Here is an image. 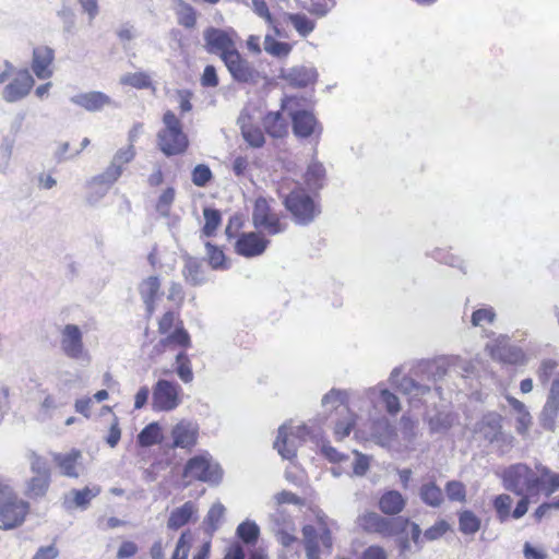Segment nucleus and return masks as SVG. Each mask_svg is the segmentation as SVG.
I'll use <instances>...</instances> for the list:
<instances>
[{
	"label": "nucleus",
	"instance_id": "obj_1",
	"mask_svg": "<svg viewBox=\"0 0 559 559\" xmlns=\"http://www.w3.org/2000/svg\"><path fill=\"white\" fill-rule=\"evenodd\" d=\"M276 193L284 207L299 225H309L321 213L320 204L298 181L289 177L281 178L276 183Z\"/></svg>",
	"mask_w": 559,
	"mask_h": 559
},
{
	"label": "nucleus",
	"instance_id": "obj_2",
	"mask_svg": "<svg viewBox=\"0 0 559 559\" xmlns=\"http://www.w3.org/2000/svg\"><path fill=\"white\" fill-rule=\"evenodd\" d=\"M163 127L156 134L158 150L167 157L180 156L188 152L190 140L181 120L173 110H166L162 117Z\"/></svg>",
	"mask_w": 559,
	"mask_h": 559
},
{
	"label": "nucleus",
	"instance_id": "obj_3",
	"mask_svg": "<svg viewBox=\"0 0 559 559\" xmlns=\"http://www.w3.org/2000/svg\"><path fill=\"white\" fill-rule=\"evenodd\" d=\"M274 203L273 198L261 195L254 200L252 206L253 226L269 236L282 234L288 227L285 216L275 210Z\"/></svg>",
	"mask_w": 559,
	"mask_h": 559
},
{
	"label": "nucleus",
	"instance_id": "obj_4",
	"mask_svg": "<svg viewBox=\"0 0 559 559\" xmlns=\"http://www.w3.org/2000/svg\"><path fill=\"white\" fill-rule=\"evenodd\" d=\"M501 479L504 489L516 496H523L524 492L531 495L538 492L543 484V479L524 463L512 464L504 468Z\"/></svg>",
	"mask_w": 559,
	"mask_h": 559
},
{
	"label": "nucleus",
	"instance_id": "obj_5",
	"mask_svg": "<svg viewBox=\"0 0 559 559\" xmlns=\"http://www.w3.org/2000/svg\"><path fill=\"white\" fill-rule=\"evenodd\" d=\"M157 331L163 336L160 344L164 347L187 349L191 346L190 335L179 311H165L158 319Z\"/></svg>",
	"mask_w": 559,
	"mask_h": 559
},
{
	"label": "nucleus",
	"instance_id": "obj_6",
	"mask_svg": "<svg viewBox=\"0 0 559 559\" xmlns=\"http://www.w3.org/2000/svg\"><path fill=\"white\" fill-rule=\"evenodd\" d=\"M357 525L368 534H378L382 537H394L407 530L409 519L384 518L377 512L368 511L358 515Z\"/></svg>",
	"mask_w": 559,
	"mask_h": 559
},
{
	"label": "nucleus",
	"instance_id": "obj_7",
	"mask_svg": "<svg viewBox=\"0 0 559 559\" xmlns=\"http://www.w3.org/2000/svg\"><path fill=\"white\" fill-rule=\"evenodd\" d=\"M183 475L211 485H218L223 478V469L209 452H203L188 460Z\"/></svg>",
	"mask_w": 559,
	"mask_h": 559
},
{
	"label": "nucleus",
	"instance_id": "obj_8",
	"mask_svg": "<svg viewBox=\"0 0 559 559\" xmlns=\"http://www.w3.org/2000/svg\"><path fill=\"white\" fill-rule=\"evenodd\" d=\"M204 48L209 53L217 55L222 61L234 53L237 48L238 34L235 29L207 27L203 32Z\"/></svg>",
	"mask_w": 559,
	"mask_h": 559
},
{
	"label": "nucleus",
	"instance_id": "obj_9",
	"mask_svg": "<svg viewBox=\"0 0 559 559\" xmlns=\"http://www.w3.org/2000/svg\"><path fill=\"white\" fill-rule=\"evenodd\" d=\"M308 435L309 430L305 425L292 426L284 424L278 428L274 449L284 460L292 461L296 457L298 448Z\"/></svg>",
	"mask_w": 559,
	"mask_h": 559
},
{
	"label": "nucleus",
	"instance_id": "obj_10",
	"mask_svg": "<svg viewBox=\"0 0 559 559\" xmlns=\"http://www.w3.org/2000/svg\"><path fill=\"white\" fill-rule=\"evenodd\" d=\"M402 369L395 367L389 377L391 385L396 386L403 394L409 397V402L416 406V403H427L425 399L427 395L432 394V390L427 384H421L409 377H400Z\"/></svg>",
	"mask_w": 559,
	"mask_h": 559
},
{
	"label": "nucleus",
	"instance_id": "obj_11",
	"mask_svg": "<svg viewBox=\"0 0 559 559\" xmlns=\"http://www.w3.org/2000/svg\"><path fill=\"white\" fill-rule=\"evenodd\" d=\"M135 154L133 145L119 148L112 156L108 167L102 174L95 176L93 181L97 185L115 183L122 175L124 167L134 159Z\"/></svg>",
	"mask_w": 559,
	"mask_h": 559
},
{
	"label": "nucleus",
	"instance_id": "obj_12",
	"mask_svg": "<svg viewBox=\"0 0 559 559\" xmlns=\"http://www.w3.org/2000/svg\"><path fill=\"white\" fill-rule=\"evenodd\" d=\"M180 385L159 379L153 388L152 407L157 412H169L180 404Z\"/></svg>",
	"mask_w": 559,
	"mask_h": 559
},
{
	"label": "nucleus",
	"instance_id": "obj_13",
	"mask_svg": "<svg viewBox=\"0 0 559 559\" xmlns=\"http://www.w3.org/2000/svg\"><path fill=\"white\" fill-rule=\"evenodd\" d=\"M293 123V132L297 138L309 139L314 138L317 141L322 133V126L309 110H296L290 115Z\"/></svg>",
	"mask_w": 559,
	"mask_h": 559
},
{
	"label": "nucleus",
	"instance_id": "obj_14",
	"mask_svg": "<svg viewBox=\"0 0 559 559\" xmlns=\"http://www.w3.org/2000/svg\"><path fill=\"white\" fill-rule=\"evenodd\" d=\"M231 78L239 83H255L259 76L255 68L236 50L224 61Z\"/></svg>",
	"mask_w": 559,
	"mask_h": 559
},
{
	"label": "nucleus",
	"instance_id": "obj_15",
	"mask_svg": "<svg viewBox=\"0 0 559 559\" xmlns=\"http://www.w3.org/2000/svg\"><path fill=\"white\" fill-rule=\"evenodd\" d=\"M270 240L261 233H242L236 240L235 251L242 257L253 258L262 254L267 248Z\"/></svg>",
	"mask_w": 559,
	"mask_h": 559
},
{
	"label": "nucleus",
	"instance_id": "obj_16",
	"mask_svg": "<svg viewBox=\"0 0 559 559\" xmlns=\"http://www.w3.org/2000/svg\"><path fill=\"white\" fill-rule=\"evenodd\" d=\"M98 485L86 486L83 489H71L62 497V507L66 511L86 510L91 501L100 493Z\"/></svg>",
	"mask_w": 559,
	"mask_h": 559
},
{
	"label": "nucleus",
	"instance_id": "obj_17",
	"mask_svg": "<svg viewBox=\"0 0 559 559\" xmlns=\"http://www.w3.org/2000/svg\"><path fill=\"white\" fill-rule=\"evenodd\" d=\"M199 427L197 424L181 420L171 428L173 442L167 444L169 449L191 450L198 441Z\"/></svg>",
	"mask_w": 559,
	"mask_h": 559
},
{
	"label": "nucleus",
	"instance_id": "obj_18",
	"mask_svg": "<svg viewBox=\"0 0 559 559\" xmlns=\"http://www.w3.org/2000/svg\"><path fill=\"white\" fill-rule=\"evenodd\" d=\"M55 51L48 46H37L33 49L32 70L39 80L49 79L53 73Z\"/></svg>",
	"mask_w": 559,
	"mask_h": 559
},
{
	"label": "nucleus",
	"instance_id": "obj_19",
	"mask_svg": "<svg viewBox=\"0 0 559 559\" xmlns=\"http://www.w3.org/2000/svg\"><path fill=\"white\" fill-rule=\"evenodd\" d=\"M162 282L157 275H151L139 284V294L145 306L146 317L151 318L156 310V302L160 296Z\"/></svg>",
	"mask_w": 559,
	"mask_h": 559
},
{
	"label": "nucleus",
	"instance_id": "obj_20",
	"mask_svg": "<svg viewBox=\"0 0 559 559\" xmlns=\"http://www.w3.org/2000/svg\"><path fill=\"white\" fill-rule=\"evenodd\" d=\"M34 86V79L28 70H21L16 73L13 81L4 88V99L16 102L25 97Z\"/></svg>",
	"mask_w": 559,
	"mask_h": 559
},
{
	"label": "nucleus",
	"instance_id": "obj_21",
	"mask_svg": "<svg viewBox=\"0 0 559 559\" xmlns=\"http://www.w3.org/2000/svg\"><path fill=\"white\" fill-rule=\"evenodd\" d=\"M198 506L194 501H186L182 506L170 511L167 520V528L169 531H178L185 525L198 519Z\"/></svg>",
	"mask_w": 559,
	"mask_h": 559
},
{
	"label": "nucleus",
	"instance_id": "obj_22",
	"mask_svg": "<svg viewBox=\"0 0 559 559\" xmlns=\"http://www.w3.org/2000/svg\"><path fill=\"white\" fill-rule=\"evenodd\" d=\"M71 100L87 111H98L111 104L110 97L98 91L78 94Z\"/></svg>",
	"mask_w": 559,
	"mask_h": 559
},
{
	"label": "nucleus",
	"instance_id": "obj_23",
	"mask_svg": "<svg viewBox=\"0 0 559 559\" xmlns=\"http://www.w3.org/2000/svg\"><path fill=\"white\" fill-rule=\"evenodd\" d=\"M368 395L370 399L378 395L379 404L385 409V412L395 416L401 411V402L396 394L392 393L389 389H386L383 384H378L377 386L370 388L368 390Z\"/></svg>",
	"mask_w": 559,
	"mask_h": 559
},
{
	"label": "nucleus",
	"instance_id": "obj_24",
	"mask_svg": "<svg viewBox=\"0 0 559 559\" xmlns=\"http://www.w3.org/2000/svg\"><path fill=\"white\" fill-rule=\"evenodd\" d=\"M82 454L79 450H72L69 453L53 454V461L57 463L61 474L67 477L78 478L80 476V460Z\"/></svg>",
	"mask_w": 559,
	"mask_h": 559
},
{
	"label": "nucleus",
	"instance_id": "obj_25",
	"mask_svg": "<svg viewBox=\"0 0 559 559\" xmlns=\"http://www.w3.org/2000/svg\"><path fill=\"white\" fill-rule=\"evenodd\" d=\"M262 124L271 138L283 139L288 134V123L280 111L267 112L262 119Z\"/></svg>",
	"mask_w": 559,
	"mask_h": 559
},
{
	"label": "nucleus",
	"instance_id": "obj_26",
	"mask_svg": "<svg viewBox=\"0 0 559 559\" xmlns=\"http://www.w3.org/2000/svg\"><path fill=\"white\" fill-rule=\"evenodd\" d=\"M371 436L381 447H389L396 437L395 427L389 419L378 418L371 425Z\"/></svg>",
	"mask_w": 559,
	"mask_h": 559
},
{
	"label": "nucleus",
	"instance_id": "obj_27",
	"mask_svg": "<svg viewBox=\"0 0 559 559\" xmlns=\"http://www.w3.org/2000/svg\"><path fill=\"white\" fill-rule=\"evenodd\" d=\"M406 506V499L397 490H388L379 499V509L386 515H397Z\"/></svg>",
	"mask_w": 559,
	"mask_h": 559
},
{
	"label": "nucleus",
	"instance_id": "obj_28",
	"mask_svg": "<svg viewBox=\"0 0 559 559\" xmlns=\"http://www.w3.org/2000/svg\"><path fill=\"white\" fill-rule=\"evenodd\" d=\"M478 430L490 443H495L498 436L502 432V417L497 413L486 414L479 423Z\"/></svg>",
	"mask_w": 559,
	"mask_h": 559
},
{
	"label": "nucleus",
	"instance_id": "obj_29",
	"mask_svg": "<svg viewBox=\"0 0 559 559\" xmlns=\"http://www.w3.org/2000/svg\"><path fill=\"white\" fill-rule=\"evenodd\" d=\"M418 493L423 503L431 508H439L444 501L443 491L435 480L424 483Z\"/></svg>",
	"mask_w": 559,
	"mask_h": 559
},
{
	"label": "nucleus",
	"instance_id": "obj_30",
	"mask_svg": "<svg viewBox=\"0 0 559 559\" xmlns=\"http://www.w3.org/2000/svg\"><path fill=\"white\" fill-rule=\"evenodd\" d=\"M163 439L162 427L156 421L146 425L136 437L139 445L143 448L160 444Z\"/></svg>",
	"mask_w": 559,
	"mask_h": 559
},
{
	"label": "nucleus",
	"instance_id": "obj_31",
	"mask_svg": "<svg viewBox=\"0 0 559 559\" xmlns=\"http://www.w3.org/2000/svg\"><path fill=\"white\" fill-rule=\"evenodd\" d=\"M185 281L192 286H200L205 283L202 263L194 258H188L182 270Z\"/></svg>",
	"mask_w": 559,
	"mask_h": 559
},
{
	"label": "nucleus",
	"instance_id": "obj_32",
	"mask_svg": "<svg viewBox=\"0 0 559 559\" xmlns=\"http://www.w3.org/2000/svg\"><path fill=\"white\" fill-rule=\"evenodd\" d=\"M325 179V169L320 163H311L305 175L304 180L306 186L311 191H318L323 187Z\"/></svg>",
	"mask_w": 559,
	"mask_h": 559
},
{
	"label": "nucleus",
	"instance_id": "obj_33",
	"mask_svg": "<svg viewBox=\"0 0 559 559\" xmlns=\"http://www.w3.org/2000/svg\"><path fill=\"white\" fill-rule=\"evenodd\" d=\"M558 415L559 400L547 399L539 416L540 426L546 430L555 431Z\"/></svg>",
	"mask_w": 559,
	"mask_h": 559
},
{
	"label": "nucleus",
	"instance_id": "obj_34",
	"mask_svg": "<svg viewBox=\"0 0 559 559\" xmlns=\"http://www.w3.org/2000/svg\"><path fill=\"white\" fill-rule=\"evenodd\" d=\"M175 13L177 15L178 24L185 28H193L197 25L195 9L183 0H177Z\"/></svg>",
	"mask_w": 559,
	"mask_h": 559
},
{
	"label": "nucleus",
	"instance_id": "obj_35",
	"mask_svg": "<svg viewBox=\"0 0 559 559\" xmlns=\"http://www.w3.org/2000/svg\"><path fill=\"white\" fill-rule=\"evenodd\" d=\"M497 319V312L491 306H483L472 312L471 324L474 328L491 325Z\"/></svg>",
	"mask_w": 559,
	"mask_h": 559
},
{
	"label": "nucleus",
	"instance_id": "obj_36",
	"mask_svg": "<svg viewBox=\"0 0 559 559\" xmlns=\"http://www.w3.org/2000/svg\"><path fill=\"white\" fill-rule=\"evenodd\" d=\"M203 216L205 223L202 227V234L206 237L215 236L222 223L221 212L216 209L204 207Z\"/></svg>",
	"mask_w": 559,
	"mask_h": 559
},
{
	"label": "nucleus",
	"instance_id": "obj_37",
	"mask_svg": "<svg viewBox=\"0 0 559 559\" xmlns=\"http://www.w3.org/2000/svg\"><path fill=\"white\" fill-rule=\"evenodd\" d=\"M347 402V392L338 389H332L322 397V406L326 409H338L342 407V411L345 412V407Z\"/></svg>",
	"mask_w": 559,
	"mask_h": 559
},
{
	"label": "nucleus",
	"instance_id": "obj_38",
	"mask_svg": "<svg viewBox=\"0 0 559 559\" xmlns=\"http://www.w3.org/2000/svg\"><path fill=\"white\" fill-rule=\"evenodd\" d=\"M559 377V362L555 359H544L537 370V379L542 385Z\"/></svg>",
	"mask_w": 559,
	"mask_h": 559
},
{
	"label": "nucleus",
	"instance_id": "obj_39",
	"mask_svg": "<svg viewBox=\"0 0 559 559\" xmlns=\"http://www.w3.org/2000/svg\"><path fill=\"white\" fill-rule=\"evenodd\" d=\"M459 527L463 534L473 535L480 528V519L471 510L459 513Z\"/></svg>",
	"mask_w": 559,
	"mask_h": 559
},
{
	"label": "nucleus",
	"instance_id": "obj_40",
	"mask_svg": "<svg viewBox=\"0 0 559 559\" xmlns=\"http://www.w3.org/2000/svg\"><path fill=\"white\" fill-rule=\"evenodd\" d=\"M50 485V479L35 476L26 483L25 496L31 499L41 498L46 495Z\"/></svg>",
	"mask_w": 559,
	"mask_h": 559
},
{
	"label": "nucleus",
	"instance_id": "obj_41",
	"mask_svg": "<svg viewBox=\"0 0 559 559\" xmlns=\"http://www.w3.org/2000/svg\"><path fill=\"white\" fill-rule=\"evenodd\" d=\"M205 247L207 262L211 267L214 270H226L228 267V262L224 250L211 242H206Z\"/></svg>",
	"mask_w": 559,
	"mask_h": 559
},
{
	"label": "nucleus",
	"instance_id": "obj_42",
	"mask_svg": "<svg viewBox=\"0 0 559 559\" xmlns=\"http://www.w3.org/2000/svg\"><path fill=\"white\" fill-rule=\"evenodd\" d=\"M513 499L510 495L501 493L493 498L492 507L496 511L499 522L504 523L511 516V506Z\"/></svg>",
	"mask_w": 559,
	"mask_h": 559
},
{
	"label": "nucleus",
	"instance_id": "obj_43",
	"mask_svg": "<svg viewBox=\"0 0 559 559\" xmlns=\"http://www.w3.org/2000/svg\"><path fill=\"white\" fill-rule=\"evenodd\" d=\"M122 85L131 86L138 90H144L153 87L152 80L150 75L145 72H132L127 73L120 80Z\"/></svg>",
	"mask_w": 559,
	"mask_h": 559
},
{
	"label": "nucleus",
	"instance_id": "obj_44",
	"mask_svg": "<svg viewBox=\"0 0 559 559\" xmlns=\"http://www.w3.org/2000/svg\"><path fill=\"white\" fill-rule=\"evenodd\" d=\"M237 536L247 545H253L259 538L260 528L252 521H245L237 527Z\"/></svg>",
	"mask_w": 559,
	"mask_h": 559
},
{
	"label": "nucleus",
	"instance_id": "obj_45",
	"mask_svg": "<svg viewBox=\"0 0 559 559\" xmlns=\"http://www.w3.org/2000/svg\"><path fill=\"white\" fill-rule=\"evenodd\" d=\"M175 371L185 383H190L193 380L191 362L186 352H178L175 361Z\"/></svg>",
	"mask_w": 559,
	"mask_h": 559
},
{
	"label": "nucleus",
	"instance_id": "obj_46",
	"mask_svg": "<svg viewBox=\"0 0 559 559\" xmlns=\"http://www.w3.org/2000/svg\"><path fill=\"white\" fill-rule=\"evenodd\" d=\"M224 513L225 507L221 502H216L210 508L204 519V524L206 525L207 533L213 534L218 530Z\"/></svg>",
	"mask_w": 559,
	"mask_h": 559
},
{
	"label": "nucleus",
	"instance_id": "obj_47",
	"mask_svg": "<svg viewBox=\"0 0 559 559\" xmlns=\"http://www.w3.org/2000/svg\"><path fill=\"white\" fill-rule=\"evenodd\" d=\"M288 21L293 24L297 33L302 37H307L310 33L313 32L316 27L314 21L300 13L289 14Z\"/></svg>",
	"mask_w": 559,
	"mask_h": 559
},
{
	"label": "nucleus",
	"instance_id": "obj_48",
	"mask_svg": "<svg viewBox=\"0 0 559 559\" xmlns=\"http://www.w3.org/2000/svg\"><path fill=\"white\" fill-rule=\"evenodd\" d=\"M62 343L69 349H81L82 333L79 326L74 324L66 325L62 332Z\"/></svg>",
	"mask_w": 559,
	"mask_h": 559
},
{
	"label": "nucleus",
	"instance_id": "obj_49",
	"mask_svg": "<svg viewBox=\"0 0 559 559\" xmlns=\"http://www.w3.org/2000/svg\"><path fill=\"white\" fill-rule=\"evenodd\" d=\"M241 133L246 142L253 147H261L265 143L264 133L258 126H242Z\"/></svg>",
	"mask_w": 559,
	"mask_h": 559
},
{
	"label": "nucleus",
	"instance_id": "obj_50",
	"mask_svg": "<svg viewBox=\"0 0 559 559\" xmlns=\"http://www.w3.org/2000/svg\"><path fill=\"white\" fill-rule=\"evenodd\" d=\"M292 48L290 44L278 41L270 36H266L264 41L265 51L274 57H287L290 53Z\"/></svg>",
	"mask_w": 559,
	"mask_h": 559
},
{
	"label": "nucleus",
	"instance_id": "obj_51",
	"mask_svg": "<svg viewBox=\"0 0 559 559\" xmlns=\"http://www.w3.org/2000/svg\"><path fill=\"white\" fill-rule=\"evenodd\" d=\"M213 179V173L211 168L205 164L197 165L191 171V180L197 187H205Z\"/></svg>",
	"mask_w": 559,
	"mask_h": 559
},
{
	"label": "nucleus",
	"instance_id": "obj_52",
	"mask_svg": "<svg viewBox=\"0 0 559 559\" xmlns=\"http://www.w3.org/2000/svg\"><path fill=\"white\" fill-rule=\"evenodd\" d=\"M345 412L346 416L343 419L337 420L334 427V432L338 439H343L350 433L357 418V416L352 413L348 407H345Z\"/></svg>",
	"mask_w": 559,
	"mask_h": 559
},
{
	"label": "nucleus",
	"instance_id": "obj_53",
	"mask_svg": "<svg viewBox=\"0 0 559 559\" xmlns=\"http://www.w3.org/2000/svg\"><path fill=\"white\" fill-rule=\"evenodd\" d=\"M191 540L192 535L190 531L182 532L177 540L171 559H187Z\"/></svg>",
	"mask_w": 559,
	"mask_h": 559
},
{
	"label": "nucleus",
	"instance_id": "obj_54",
	"mask_svg": "<svg viewBox=\"0 0 559 559\" xmlns=\"http://www.w3.org/2000/svg\"><path fill=\"white\" fill-rule=\"evenodd\" d=\"M417 421L412 419L408 415H403L400 420V430L403 439L408 443L416 439Z\"/></svg>",
	"mask_w": 559,
	"mask_h": 559
},
{
	"label": "nucleus",
	"instance_id": "obj_55",
	"mask_svg": "<svg viewBox=\"0 0 559 559\" xmlns=\"http://www.w3.org/2000/svg\"><path fill=\"white\" fill-rule=\"evenodd\" d=\"M31 471L35 476L50 479V467L47 460L35 453L31 455Z\"/></svg>",
	"mask_w": 559,
	"mask_h": 559
},
{
	"label": "nucleus",
	"instance_id": "obj_56",
	"mask_svg": "<svg viewBox=\"0 0 559 559\" xmlns=\"http://www.w3.org/2000/svg\"><path fill=\"white\" fill-rule=\"evenodd\" d=\"M445 492L451 501L463 502L466 499L465 486L457 480H450L445 485Z\"/></svg>",
	"mask_w": 559,
	"mask_h": 559
},
{
	"label": "nucleus",
	"instance_id": "obj_57",
	"mask_svg": "<svg viewBox=\"0 0 559 559\" xmlns=\"http://www.w3.org/2000/svg\"><path fill=\"white\" fill-rule=\"evenodd\" d=\"M354 455L355 457L352 462L353 474L359 477L365 476L370 467L369 456L357 451L354 452Z\"/></svg>",
	"mask_w": 559,
	"mask_h": 559
},
{
	"label": "nucleus",
	"instance_id": "obj_58",
	"mask_svg": "<svg viewBox=\"0 0 559 559\" xmlns=\"http://www.w3.org/2000/svg\"><path fill=\"white\" fill-rule=\"evenodd\" d=\"M492 359L504 364L518 365L524 361V352H490Z\"/></svg>",
	"mask_w": 559,
	"mask_h": 559
},
{
	"label": "nucleus",
	"instance_id": "obj_59",
	"mask_svg": "<svg viewBox=\"0 0 559 559\" xmlns=\"http://www.w3.org/2000/svg\"><path fill=\"white\" fill-rule=\"evenodd\" d=\"M175 200V189L171 187L166 188L159 195L156 202V210L163 214H167Z\"/></svg>",
	"mask_w": 559,
	"mask_h": 559
},
{
	"label": "nucleus",
	"instance_id": "obj_60",
	"mask_svg": "<svg viewBox=\"0 0 559 559\" xmlns=\"http://www.w3.org/2000/svg\"><path fill=\"white\" fill-rule=\"evenodd\" d=\"M449 530V524L445 521H439L424 532V538L432 542L442 537Z\"/></svg>",
	"mask_w": 559,
	"mask_h": 559
},
{
	"label": "nucleus",
	"instance_id": "obj_61",
	"mask_svg": "<svg viewBox=\"0 0 559 559\" xmlns=\"http://www.w3.org/2000/svg\"><path fill=\"white\" fill-rule=\"evenodd\" d=\"M243 224H245V222H243V218L241 215L235 214V215L230 216L228 219L226 229H225V234H226L227 238L228 239L236 238V237L238 238L240 235V230L243 227Z\"/></svg>",
	"mask_w": 559,
	"mask_h": 559
},
{
	"label": "nucleus",
	"instance_id": "obj_62",
	"mask_svg": "<svg viewBox=\"0 0 559 559\" xmlns=\"http://www.w3.org/2000/svg\"><path fill=\"white\" fill-rule=\"evenodd\" d=\"M203 87H216L219 84L218 75L214 66L209 64L204 68L200 78Z\"/></svg>",
	"mask_w": 559,
	"mask_h": 559
},
{
	"label": "nucleus",
	"instance_id": "obj_63",
	"mask_svg": "<svg viewBox=\"0 0 559 559\" xmlns=\"http://www.w3.org/2000/svg\"><path fill=\"white\" fill-rule=\"evenodd\" d=\"M167 299L174 302L179 310L185 301V292L180 283H171L168 288Z\"/></svg>",
	"mask_w": 559,
	"mask_h": 559
},
{
	"label": "nucleus",
	"instance_id": "obj_64",
	"mask_svg": "<svg viewBox=\"0 0 559 559\" xmlns=\"http://www.w3.org/2000/svg\"><path fill=\"white\" fill-rule=\"evenodd\" d=\"M523 556L525 559H546L548 554L544 549L534 547L531 543L525 542L523 545Z\"/></svg>",
	"mask_w": 559,
	"mask_h": 559
}]
</instances>
